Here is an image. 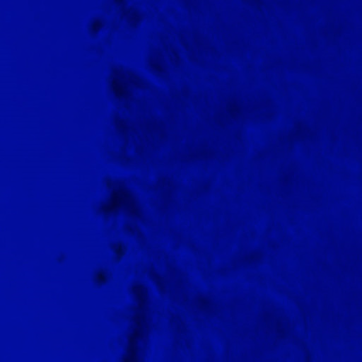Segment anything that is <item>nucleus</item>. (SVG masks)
Here are the masks:
<instances>
[{
	"mask_svg": "<svg viewBox=\"0 0 362 362\" xmlns=\"http://www.w3.org/2000/svg\"><path fill=\"white\" fill-rule=\"evenodd\" d=\"M0 322H37L39 324V362H45V318H0Z\"/></svg>",
	"mask_w": 362,
	"mask_h": 362,
	"instance_id": "obj_2",
	"label": "nucleus"
},
{
	"mask_svg": "<svg viewBox=\"0 0 362 362\" xmlns=\"http://www.w3.org/2000/svg\"><path fill=\"white\" fill-rule=\"evenodd\" d=\"M47 317H189L182 314H54L48 305V174H47Z\"/></svg>",
	"mask_w": 362,
	"mask_h": 362,
	"instance_id": "obj_1",
	"label": "nucleus"
}]
</instances>
